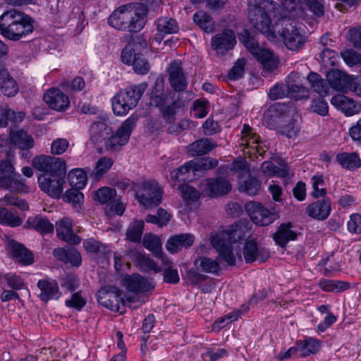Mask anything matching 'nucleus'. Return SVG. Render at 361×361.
<instances>
[{
	"label": "nucleus",
	"instance_id": "nucleus-1",
	"mask_svg": "<svg viewBox=\"0 0 361 361\" xmlns=\"http://www.w3.org/2000/svg\"><path fill=\"white\" fill-rule=\"evenodd\" d=\"M252 226L245 221H239L228 229L217 234L212 235L210 240L212 246L219 252L221 258L228 265L235 264L236 258L233 252L231 245L242 240H247L252 235Z\"/></svg>",
	"mask_w": 361,
	"mask_h": 361
},
{
	"label": "nucleus",
	"instance_id": "nucleus-2",
	"mask_svg": "<svg viewBox=\"0 0 361 361\" xmlns=\"http://www.w3.org/2000/svg\"><path fill=\"white\" fill-rule=\"evenodd\" d=\"M147 12L148 8L143 4L121 6L111 14L108 23L117 30L138 32L145 24Z\"/></svg>",
	"mask_w": 361,
	"mask_h": 361
},
{
	"label": "nucleus",
	"instance_id": "nucleus-3",
	"mask_svg": "<svg viewBox=\"0 0 361 361\" xmlns=\"http://www.w3.org/2000/svg\"><path fill=\"white\" fill-rule=\"evenodd\" d=\"M33 30L31 18L16 9L6 11L0 16V34L8 39L18 41Z\"/></svg>",
	"mask_w": 361,
	"mask_h": 361
},
{
	"label": "nucleus",
	"instance_id": "nucleus-4",
	"mask_svg": "<svg viewBox=\"0 0 361 361\" xmlns=\"http://www.w3.org/2000/svg\"><path fill=\"white\" fill-rule=\"evenodd\" d=\"M239 40L249 52L262 65L264 70L272 71L277 68L278 61L269 49L261 47L257 39L248 30H243L238 36Z\"/></svg>",
	"mask_w": 361,
	"mask_h": 361
},
{
	"label": "nucleus",
	"instance_id": "nucleus-5",
	"mask_svg": "<svg viewBox=\"0 0 361 361\" xmlns=\"http://www.w3.org/2000/svg\"><path fill=\"white\" fill-rule=\"evenodd\" d=\"M142 42L146 46L145 42L140 36L133 39L123 49L121 56L123 63L132 65L134 71L139 75H145L150 70V65L147 59L138 52V48L142 46Z\"/></svg>",
	"mask_w": 361,
	"mask_h": 361
},
{
	"label": "nucleus",
	"instance_id": "nucleus-6",
	"mask_svg": "<svg viewBox=\"0 0 361 361\" xmlns=\"http://www.w3.org/2000/svg\"><path fill=\"white\" fill-rule=\"evenodd\" d=\"M145 88L142 85H133L119 91L112 98V109L117 116H123L135 107L140 99Z\"/></svg>",
	"mask_w": 361,
	"mask_h": 361
},
{
	"label": "nucleus",
	"instance_id": "nucleus-7",
	"mask_svg": "<svg viewBox=\"0 0 361 361\" xmlns=\"http://www.w3.org/2000/svg\"><path fill=\"white\" fill-rule=\"evenodd\" d=\"M279 25L281 27L277 30V32L288 49L298 51L303 47L306 37L301 33L294 20L290 18H282L279 20L276 27Z\"/></svg>",
	"mask_w": 361,
	"mask_h": 361
},
{
	"label": "nucleus",
	"instance_id": "nucleus-8",
	"mask_svg": "<svg viewBox=\"0 0 361 361\" xmlns=\"http://www.w3.org/2000/svg\"><path fill=\"white\" fill-rule=\"evenodd\" d=\"M0 188L10 191H28L21 175L16 171L13 163L8 159L0 161Z\"/></svg>",
	"mask_w": 361,
	"mask_h": 361
},
{
	"label": "nucleus",
	"instance_id": "nucleus-9",
	"mask_svg": "<svg viewBox=\"0 0 361 361\" xmlns=\"http://www.w3.org/2000/svg\"><path fill=\"white\" fill-rule=\"evenodd\" d=\"M32 166L44 172V175L51 177L65 178L66 165L64 160L61 158L50 155H39L33 158Z\"/></svg>",
	"mask_w": 361,
	"mask_h": 361
},
{
	"label": "nucleus",
	"instance_id": "nucleus-10",
	"mask_svg": "<svg viewBox=\"0 0 361 361\" xmlns=\"http://www.w3.org/2000/svg\"><path fill=\"white\" fill-rule=\"evenodd\" d=\"M138 116L131 115L127 118L117 130L115 134L110 135L105 142V147L108 151L116 152L125 145L130 138L131 133L136 126Z\"/></svg>",
	"mask_w": 361,
	"mask_h": 361
},
{
	"label": "nucleus",
	"instance_id": "nucleus-11",
	"mask_svg": "<svg viewBox=\"0 0 361 361\" xmlns=\"http://www.w3.org/2000/svg\"><path fill=\"white\" fill-rule=\"evenodd\" d=\"M135 197L144 207H154L161 203L162 191L157 182L147 180L141 183L140 189L135 192Z\"/></svg>",
	"mask_w": 361,
	"mask_h": 361
},
{
	"label": "nucleus",
	"instance_id": "nucleus-12",
	"mask_svg": "<svg viewBox=\"0 0 361 361\" xmlns=\"http://www.w3.org/2000/svg\"><path fill=\"white\" fill-rule=\"evenodd\" d=\"M245 209L252 222L261 226H268L279 218L274 208L268 209L257 202H247Z\"/></svg>",
	"mask_w": 361,
	"mask_h": 361
},
{
	"label": "nucleus",
	"instance_id": "nucleus-13",
	"mask_svg": "<svg viewBox=\"0 0 361 361\" xmlns=\"http://www.w3.org/2000/svg\"><path fill=\"white\" fill-rule=\"evenodd\" d=\"M97 301L105 307L119 312L120 303L123 302L121 291L115 286H105L100 289L96 294Z\"/></svg>",
	"mask_w": 361,
	"mask_h": 361
},
{
	"label": "nucleus",
	"instance_id": "nucleus-14",
	"mask_svg": "<svg viewBox=\"0 0 361 361\" xmlns=\"http://www.w3.org/2000/svg\"><path fill=\"white\" fill-rule=\"evenodd\" d=\"M243 255L245 262L251 264L255 261L264 263L270 257L269 250L258 245L256 238H252L245 241L243 248Z\"/></svg>",
	"mask_w": 361,
	"mask_h": 361
},
{
	"label": "nucleus",
	"instance_id": "nucleus-15",
	"mask_svg": "<svg viewBox=\"0 0 361 361\" xmlns=\"http://www.w3.org/2000/svg\"><path fill=\"white\" fill-rule=\"evenodd\" d=\"M166 71L172 89L178 94L185 92L188 87V81L180 61L171 62Z\"/></svg>",
	"mask_w": 361,
	"mask_h": 361
},
{
	"label": "nucleus",
	"instance_id": "nucleus-16",
	"mask_svg": "<svg viewBox=\"0 0 361 361\" xmlns=\"http://www.w3.org/2000/svg\"><path fill=\"white\" fill-rule=\"evenodd\" d=\"M203 192L212 197L228 194L231 190V184L224 178H210L202 180Z\"/></svg>",
	"mask_w": 361,
	"mask_h": 361
},
{
	"label": "nucleus",
	"instance_id": "nucleus-17",
	"mask_svg": "<svg viewBox=\"0 0 361 361\" xmlns=\"http://www.w3.org/2000/svg\"><path fill=\"white\" fill-rule=\"evenodd\" d=\"M236 43L235 35L233 30H224L221 32L216 34L211 41L212 49L217 54H224L232 49Z\"/></svg>",
	"mask_w": 361,
	"mask_h": 361
},
{
	"label": "nucleus",
	"instance_id": "nucleus-18",
	"mask_svg": "<svg viewBox=\"0 0 361 361\" xmlns=\"http://www.w3.org/2000/svg\"><path fill=\"white\" fill-rule=\"evenodd\" d=\"M267 9L253 8L247 10L248 19L252 27L263 34L269 35L271 32V19Z\"/></svg>",
	"mask_w": 361,
	"mask_h": 361
},
{
	"label": "nucleus",
	"instance_id": "nucleus-19",
	"mask_svg": "<svg viewBox=\"0 0 361 361\" xmlns=\"http://www.w3.org/2000/svg\"><path fill=\"white\" fill-rule=\"evenodd\" d=\"M44 100L51 109L58 111H66L70 105L68 97L57 88L47 90L44 94Z\"/></svg>",
	"mask_w": 361,
	"mask_h": 361
},
{
	"label": "nucleus",
	"instance_id": "nucleus-20",
	"mask_svg": "<svg viewBox=\"0 0 361 361\" xmlns=\"http://www.w3.org/2000/svg\"><path fill=\"white\" fill-rule=\"evenodd\" d=\"M64 178L51 177L47 175L40 174L38 177V183L40 189L49 196L59 198L63 191Z\"/></svg>",
	"mask_w": 361,
	"mask_h": 361
},
{
	"label": "nucleus",
	"instance_id": "nucleus-21",
	"mask_svg": "<svg viewBox=\"0 0 361 361\" xmlns=\"http://www.w3.org/2000/svg\"><path fill=\"white\" fill-rule=\"evenodd\" d=\"M331 212V202L329 197H324L310 204L306 208V214L311 218L324 221Z\"/></svg>",
	"mask_w": 361,
	"mask_h": 361
},
{
	"label": "nucleus",
	"instance_id": "nucleus-22",
	"mask_svg": "<svg viewBox=\"0 0 361 361\" xmlns=\"http://www.w3.org/2000/svg\"><path fill=\"white\" fill-rule=\"evenodd\" d=\"M56 231L58 238L69 245H77L80 243V238L76 235L73 230L72 221L64 217L56 224Z\"/></svg>",
	"mask_w": 361,
	"mask_h": 361
},
{
	"label": "nucleus",
	"instance_id": "nucleus-23",
	"mask_svg": "<svg viewBox=\"0 0 361 361\" xmlns=\"http://www.w3.org/2000/svg\"><path fill=\"white\" fill-rule=\"evenodd\" d=\"M122 284L128 291L135 293H145L154 289V286L137 274L126 275L123 279Z\"/></svg>",
	"mask_w": 361,
	"mask_h": 361
},
{
	"label": "nucleus",
	"instance_id": "nucleus-24",
	"mask_svg": "<svg viewBox=\"0 0 361 361\" xmlns=\"http://www.w3.org/2000/svg\"><path fill=\"white\" fill-rule=\"evenodd\" d=\"M157 32L154 35V39L158 43L164 39L165 35L177 33L179 26L177 21L171 17H160L156 21Z\"/></svg>",
	"mask_w": 361,
	"mask_h": 361
},
{
	"label": "nucleus",
	"instance_id": "nucleus-25",
	"mask_svg": "<svg viewBox=\"0 0 361 361\" xmlns=\"http://www.w3.org/2000/svg\"><path fill=\"white\" fill-rule=\"evenodd\" d=\"M288 96L296 100L308 98V90L300 82V75L296 72H292L286 80Z\"/></svg>",
	"mask_w": 361,
	"mask_h": 361
},
{
	"label": "nucleus",
	"instance_id": "nucleus-26",
	"mask_svg": "<svg viewBox=\"0 0 361 361\" xmlns=\"http://www.w3.org/2000/svg\"><path fill=\"white\" fill-rule=\"evenodd\" d=\"M37 287L40 290L39 297L43 302H47L51 300H57L61 295L59 285L54 279L39 280Z\"/></svg>",
	"mask_w": 361,
	"mask_h": 361
},
{
	"label": "nucleus",
	"instance_id": "nucleus-27",
	"mask_svg": "<svg viewBox=\"0 0 361 361\" xmlns=\"http://www.w3.org/2000/svg\"><path fill=\"white\" fill-rule=\"evenodd\" d=\"M352 77L341 70H331L326 73V79L331 85V90L346 91Z\"/></svg>",
	"mask_w": 361,
	"mask_h": 361
},
{
	"label": "nucleus",
	"instance_id": "nucleus-28",
	"mask_svg": "<svg viewBox=\"0 0 361 361\" xmlns=\"http://www.w3.org/2000/svg\"><path fill=\"white\" fill-rule=\"evenodd\" d=\"M171 98L175 99L168 105H164L160 109V114L164 121L167 123H174L176 120L177 111L184 107L185 103L183 100L182 94H178L176 97V94L173 93Z\"/></svg>",
	"mask_w": 361,
	"mask_h": 361
},
{
	"label": "nucleus",
	"instance_id": "nucleus-29",
	"mask_svg": "<svg viewBox=\"0 0 361 361\" xmlns=\"http://www.w3.org/2000/svg\"><path fill=\"white\" fill-rule=\"evenodd\" d=\"M195 241V236L190 233H182L171 236L167 241L166 249L171 253H177L182 248H189Z\"/></svg>",
	"mask_w": 361,
	"mask_h": 361
},
{
	"label": "nucleus",
	"instance_id": "nucleus-30",
	"mask_svg": "<svg viewBox=\"0 0 361 361\" xmlns=\"http://www.w3.org/2000/svg\"><path fill=\"white\" fill-rule=\"evenodd\" d=\"M331 104L343 112L346 116H353L360 111V106L352 99L343 94H338L333 97L331 99Z\"/></svg>",
	"mask_w": 361,
	"mask_h": 361
},
{
	"label": "nucleus",
	"instance_id": "nucleus-31",
	"mask_svg": "<svg viewBox=\"0 0 361 361\" xmlns=\"http://www.w3.org/2000/svg\"><path fill=\"white\" fill-rule=\"evenodd\" d=\"M293 224L290 222L281 224L276 233L273 234V238L276 243L281 247H286L290 240H295L297 238V233L291 228Z\"/></svg>",
	"mask_w": 361,
	"mask_h": 361
},
{
	"label": "nucleus",
	"instance_id": "nucleus-32",
	"mask_svg": "<svg viewBox=\"0 0 361 361\" xmlns=\"http://www.w3.org/2000/svg\"><path fill=\"white\" fill-rule=\"evenodd\" d=\"M111 133V129L106 123L101 121L94 122L90 128V140L97 145L106 140Z\"/></svg>",
	"mask_w": 361,
	"mask_h": 361
},
{
	"label": "nucleus",
	"instance_id": "nucleus-33",
	"mask_svg": "<svg viewBox=\"0 0 361 361\" xmlns=\"http://www.w3.org/2000/svg\"><path fill=\"white\" fill-rule=\"evenodd\" d=\"M307 80L312 90L321 97H324L331 93V85L329 81L327 79L322 78L319 74L311 72L307 76Z\"/></svg>",
	"mask_w": 361,
	"mask_h": 361
},
{
	"label": "nucleus",
	"instance_id": "nucleus-34",
	"mask_svg": "<svg viewBox=\"0 0 361 361\" xmlns=\"http://www.w3.org/2000/svg\"><path fill=\"white\" fill-rule=\"evenodd\" d=\"M25 226L29 228H32L41 234L51 233L54 232V226L49 220L40 215L30 216L25 222Z\"/></svg>",
	"mask_w": 361,
	"mask_h": 361
},
{
	"label": "nucleus",
	"instance_id": "nucleus-35",
	"mask_svg": "<svg viewBox=\"0 0 361 361\" xmlns=\"http://www.w3.org/2000/svg\"><path fill=\"white\" fill-rule=\"evenodd\" d=\"M336 161L343 169L353 171L361 166V159L357 152H341L336 155Z\"/></svg>",
	"mask_w": 361,
	"mask_h": 361
},
{
	"label": "nucleus",
	"instance_id": "nucleus-36",
	"mask_svg": "<svg viewBox=\"0 0 361 361\" xmlns=\"http://www.w3.org/2000/svg\"><path fill=\"white\" fill-rule=\"evenodd\" d=\"M0 88L3 94L7 97H13L18 91L16 80L3 67H0Z\"/></svg>",
	"mask_w": 361,
	"mask_h": 361
},
{
	"label": "nucleus",
	"instance_id": "nucleus-37",
	"mask_svg": "<svg viewBox=\"0 0 361 361\" xmlns=\"http://www.w3.org/2000/svg\"><path fill=\"white\" fill-rule=\"evenodd\" d=\"M216 147L209 138H201L188 146V152L192 156H202L208 154Z\"/></svg>",
	"mask_w": 361,
	"mask_h": 361
},
{
	"label": "nucleus",
	"instance_id": "nucleus-38",
	"mask_svg": "<svg viewBox=\"0 0 361 361\" xmlns=\"http://www.w3.org/2000/svg\"><path fill=\"white\" fill-rule=\"evenodd\" d=\"M262 189V182L255 176L250 174L246 178H242L238 183V190L250 196H255L259 193Z\"/></svg>",
	"mask_w": 361,
	"mask_h": 361
},
{
	"label": "nucleus",
	"instance_id": "nucleus-39",
	"mask_svg": "<svg viewBox=\"0 0 361 361\" xmlns=\"http://www.w3.org/2000/svg\"><path fill=\"white\" fill-rule=\"evenodd\" d=\"M10 138L11 142L18 149L32 148L35 145L32 136L23 130L11 132Z\"/></svg>",
	"mask_w": 361,
	"mask_h": 361
},
{
	"label": "nucleus",
	"instance_id": "nucleus-40",
	"mask_svg": "<svg viewBox=\"0 0 361 361\" xmlns=\"http://www.w3.org/2000/svg\"><path fill=\"white\" fill-rule=\"evenodd\" d=\"M11 253L19 262L25 265L31 264L34 261V257L31 252L26 249L23 245L16 243H11Z\"/></svg>",
	"mask_w": 361,
	"mask_h": 361
},
{
	"label": "nucleus",
	"instance_id": "nucleus-41",
	"mask_svg": "<svg viewBox=\"0 0 361 361\" xmlns=\"http://www.w3.org/2000/svg\"><path fill=\"white\" fill-rule=\"evenodd\" d=\"M287 106L283 104H275L271 106L264 115V121L270 127H274L277 119L280 118L286 112Z\"/></svg>",
	"mask_w": 361,
	"mask_h": 361
},
{
	"label": "nucleus",
	"instance_id": "nucleus-42",
	"mask_svg": "<svg viewBox=\"0 0 361 361\" xmlns=\"http://www.w3.org/2000/svg\"><path fill=\"white\" fill-rule=\"evenodd\" d=\"M298 355L301 357L309 356L311 354H315L320 349L319 341L314 338H308L305 341L296 342Z\"/></svg>",
	"mask_w": 361,
	"mask_h": 361
},
{
	"label": "nucleus",
	"instance_id": "nucleus-43",
	"mask_svg": "<svg viewBox=\"0 0 361 361\" xmlns=\"http://www.w3.org/2000/svg\"><path fill=\"white\" fill-rule=\"evenodd\" d=\"M143 246L152 251L155 257L161 258L162 261L164 260L165 256L161 247V242L159 238L152 234H146L142 240Z\"/></svg>",
	"mask_w": 361,
	"mask_h": 361
},
{
	"label": "nucleus",
	"instance_id": "nucleus-44",
	"mask_svg": "<svg viewBox=\"0 0 361 361\" xmlns=\"http://www.w3.org/2000/svg\"><path fill=\"white\" fill-rule=\"evenodd\" d=\"M218 160L212 157H202L190 161L192 166V173L196 172L211 170L218 165Z\"/></svg>",
	"mask_w": 361,
	"mask_h": 361
},
{
	"label": "nucleus",
	"instance_id": "nucleus-45",
	"mask_svg": "<svg viewBox=\"0 0 361 361\" xmlns=\"http://www.w3.org/2000/svg\"><path fill=\"white\" fill-rule=\"evenodd\" d=\"M24 117V114L9 109L8 106L0 107V127H6L10 121L15 123L20 122Z\"/></svg>",
	"mask_w": 361,
	"mask_h": 361
},
{
	"label": "nucleus",
	"instance_id": "nucleus-46",
	"mask_svg": "<svg viewBox=\"0 0 361 361\" xmlns=\"http://www.w3.org/2000/svg\"><path fill=\"white\" fill-rule=\"evenodd\" d=\"M83 246L87 252L93 253L97 257L104 256L107 257L110 252V250L105 245L92 238L84 240Z\"/></svg>",
	"mask_w": 361,
	"mask_h": 361
},
{
	"label": "nucleus",
	"instance_id": "nucleus-47",
	"mask_svg": "<svg viewBox=\"0 0 361 361\" xmlns=\"http://www.w3.org/2000/svg\"><path fill=\"white\" fill-rule=\"evenodd\" d=\"M193 20L202 30L212 32L214 30L212 17L204 11H197L193 15Z\"/></svg>",
	"mask_w": 361,
	"mask_h": 361
},
{
	"label": "nucleus",
	"instance_id": "nucleus-48",
	"mask_svg": "<svg viewBox=\"0 0 361 361\" xmlns=\"http://www.w3.org/2000/svg\"><path fill=\"white\" fill-rule=\"evenodd\" d=\"M68 180L72 188L82 189L87 183V175L84 170L75 169L68 173Z\"/></svg>",
	"mask_w": 361,
	"mask_h": 361
},
{
	"label": "nucleus",
	"instance_id": "nucleus-49",
	"mask_svg": "<svg viewBox=\"0 0 361 361\" xmlns=\"http://www.w3.org/2000/svg\"><path fill=\"white\" fill-rule=\"evenodd\" d=\"M114 165V160L107 157L99 158L92 172V176L96 179H100L106 174Z\"/></svg>",
	"mask_w": 361,
	"mask_h": 361
},
{
	"label": "nucleus",
	"instance_id": "nucleus-50",
	"mask_svg": "<svg viewBox=\"0 0 361 361\" xmlns=\"http://www.w3.org/2000/svg\"><path fill=\"white\" fill-rule=\"evenodd\" d=\"M0 224L11 227H16L22 224V220L16 211H10L6 208L0 207Z\"/></svg>",
	"mask_w": 361,
	"mask_h": 361
},
{
	"label": "nucleus",
	"instance_id": "nucleus-51",
	"mask_svg": "<svg viewBox=\"0 0 361 361\" xmlns=\"http://www.w3.org/2000/svg\"><path fill=\"white\" fill-rule=\"evenodd\" d=\"M143 221H135L130 224L126 231V238L131 242L137 243L141 240L143 233Z\"/></svg>",
	"mask_w": 361,
	"mask_h": 361
},
{
	"label": "nucleus",
	"instance_id": "nucleus-52",
	"mask_svg": "<svg viewBox=\"0 0 361 361\" xmlns=\"http://www.w3.org/2000/svg\"><path fill=\"white\" fill-rule=\"evenodd\" d=\"M164 267L163 269L164 281L167 283L176 284L179 282L180 278L177 269L172 268V262L166 257L162 261Z\"/></svg>",
	"mask_w": 361,
	"mask_h": 361
},
{
	"label": "nucleus",
	"instance_id": "nucleus-53",
	"mask_svg": "<svg viewBox=\"0 0 361 361\" xmlns=\"http://www.w3.org/2000/svg\"><path fill=\"white\" fill-rule=\"evenodd\" d=\"M116 195V191L114 188L109 187H102L93 192L94 200L101 204L111 203Z\"/></svg>",
	"mask_w": 361,
	"mask_h": 361
},
{
	"label": "nucleus",
	"instance_id": "nucleus-54",
	"mask_svg": "<svg viewBox=\"0 0 361 361\" xmlns=\"http://www.w3.org/2000/svg\"><path fill=\"white\" fill-rule=\"evenodd\" d=\"M320 288L328 292H339L349 288L348 283L342 281L323 280L319 282Z\"/></svg>",
	"mask_w": 361,
	"mask_h": 361
},
{
	"label": "nucleus",
	"instance_id": "nucleus-55",
	"mask_svg": "<svg viewBox=\"0 0 361 361\" xmlns=\"http://www.w3.org/2000/svg\"><path fill=\"white\" fill-rule=\"evenodd\" d=\"M190 171L192 172V166L190 164V161L186 162L184 165L173 170L171 172V178L173 180L178 181H190Z\"/></svg>",
	"mask_w": 361,
	"mask_h": 361
},
{
	"label": "nucleus",
	"instance_id": "nucleus-56",
	"mask_svg": "<svg viewBox=\"0 0 361 361\" xmlns=\"http://www.w3.org/2000/svg\"><path fill=\"white\" fill-rule=\"evenodd\" d=\"M136 260L141 269L144 271H153L154 273H159L161 270L155 262L143 254L138 253Z\"/></svg>",
	"mask_w": 361,
	"mask_h": 361
},
{
	"label": "nucleus",
	"instance_id": "nucleus-57",
	"mask_svg": "<svg viewBox=\"0 0 361 361\" xmlns=\"http://www.w3.org/2000/svg\"><path fill=\"white\" fill-rule=\"evenodd\" d=\"M80 190V189L72 188L71 189L68 190L63 196L64 200L71 203L75 208L80 207L83 201L84 196Z\"/></svg>",
	"mask_w": 361,
	"mask_h": 361
},
{
	"label": "nucleus",
	"instance_id": "nucleus-58",
	"mask_svg": "<svg viewBox=\"0 0 361 361\" xmlns=\"http://www.w3.org/2000/svg\"><path fill=\"white\" fill-rule=\"evenodd\" d=\"M246 60L243 58L236 61L234 66L231 68L228 73V78L231 80H235L243 77L245 73V66Z\"/></svg>",
	"mask_w": 361,
	"mask_h": 361
},
{
	"label": "nucleus",
	"instance_id": "nucleus-59",
	"mask_svg": "<svg viewBox=\"0 0 361 361\" xmlns=\"http://www.w3.org/2000/svg\"><path fill=\"white\" fill-rule=\"evenodd\" d=\"M198 261L200 268L204 272L216 274L220 269L219 264L213 259L202 257Z\"/></svg>",
	"mask_w": 361,
	"mask_h": 361
},
{
	"label": "nucleus",
	"instance_id": "nucleus-60",
	"mask_svg": "<svg viewBox=\"0 0 361 361\" xmlns=\"http://www.w3.org/2000/svg\"><path fill=\"white\" fill-rule=\"evenodd\" d=\"M178 189L185 200L197 201L200 197V192L188 184H181Z\"/></svg>",
	"mask_w": 361,
	"mask_h": 361
},
{
	"label": "nucleus",
	"instance_id": "nucleus-61",
	"mask_svg": "<svg viewBox=\"0 0 361 361\" xmlns=\"http://www.w3.org/2000/svg\"><path fill=\"white\" fill-rule=\"evenodd\" d=\"M241 133L247 146L252 147L253 145L259 143V136L252 131V128L249 125H243Z\"/></svg>",
	"mask_w": 361,
	"mask_h": 361
},
{
	"label": "nucleus",
	"instance_id": "nucleus-62",
	"mask_svg": "<svg viewBox=\"0 0 361 361\" xmlns=\"http://www.w3.org/2000/svg\"><path fill=\"white\" fill-rule=\"evenodd\" d=\"M69 146V142L65 138H57L51 145L50 152L53 155H60L64 153Z\"/></svg>",
	"mask_w": 361,
	"mask_h": 361
},
{
	"label": "nucleus",
	"instance_id": "nucleus-63",
	"mask_svg": "<svg viewBox=\"0 0 361 361\" xmlns=\"http://www.w3.org/2000/svg\"><path fill=\"white\" fill-rule=\"evenodd\" d=\"M4 279L8 286L15 290H20L25 286L23 280L15 274H6L4 276Z\"/></svg>",
	"mask_w": 361,
	"mask_h": 361
},
{
	"label": "nucleus",
	"instance_id": "nucleus-64",
	"mask_svg": "<svg viewBox=\"0 0 361 361\" xmlns=\"http://www.w3.org/2000/svg\"><path fill=\"white\" fill-rule=\"evenodd\" d=\"M65 304L66 307L81 310L86 305V300L82 297L80 292H75L72 294L71 299L66 301Z\"/></svg>",
	"mask_w": 361,
	"mask_h": 361
}]
</instances>
